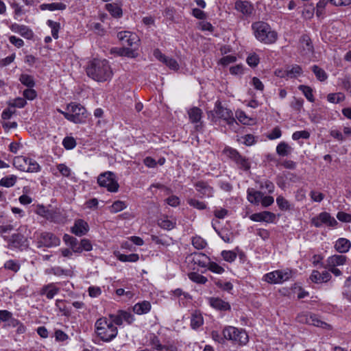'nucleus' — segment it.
Here are the masks:
<instances>
[{
  "instance_id": "obj_1",
  "label": "nucleus",
  "mask_w": 351,
  "mask_h": 351,
  "mask_svg": "<svg viewBox=\"0 0 351 351\" xmlns=\"http://www.w3.org/2000/svg\"><path fill=\"white\" fill-rule=\"evenodd\" d=\"M86 71L88 77L99 82L110 80L113 75L108 61L105 59H93L90 61Z\"/></svg>"
},
{
  "instance_id": "obj_2",
  "label": "nucleus",
  "mask_w": 351,
  "mask_h": 351,
  "mask_svg": "<svg viewBox=\"0 0 351 351\" xmlns=\"http://www.w3.org/2000/svg\"><path fill=\"white\" fill-rule=\"evenodd\" d=\"M94 327L97 337L104 342H110L117 336V327L106 317L97 319Z\"/></svg>"
},
{
  "instance_id": "obj_3",
  "label": "nucleus",
  "mask_w": 351,
  "mask_h": 351,
  "mask_svg": "<svg viewBox=\"0 0 351 351\" xmlns=\"http://www.w3.org/2000/svg\"><path fill=\"white\" fill-rule=\"evenodd\" d=\"M252 29L256 38L265 44H273L278 38L277 33L271 29L269 24L263 21L253 23Z\"/></svg>"
},
{
  "instance_id": "obj_4",
  "label": "nucleus",
  "mask_w": 351,
  "mask_h": 351,
  "mask_svg": "<svg viewBox=\"0 0 351 351\" xmlns=\"http://www.w3.org/2000/svg\"><path fill=\"white\" fill-rule=\"evenodd\" d=\"M68 113L64 114V118L74 123H85L87 119V111L81 104L71 103L67 105Z\"/></svg>"
},
{
  "instance_id": "obj_5",
  "label": "nucleus",
  "mask_w": 351,
  "mask_h": 351,
  "mask_svg": "<svg viewBox=\"0 0 351 351\" xmlns=\"http://www.w3.org/2000/svg\"><path fill=\"white\" fill-rule=\"evenodd\" d=\"M223 335L225 339L232 341L241 346L245 345L249 337L247 332L242 328L234 326H227L223 330Z\"/></svg>"
},
{
  "instance_id": "obj_6",
  "label": "nucleus",
  "mask_w": 351,
  "mask_h": 351,
  "mask_svg": "<svg viewBox=\"0 0 351 351\" xmlns=\"http://www.w3.org/2000/svg\"><path fill=\"white\" fill-rule=\"evenodd\" d=\"M208 117H211L213 121H216L217 118L221 119L230 125L237 123L232 112L226 108H223L219 101H216L213 111L208 113Z\"/></svg>"
},
{
  "instance_id": "obj_7",
  "label": "nucleus",
  "mask_w": 351,
  "mask_h": 351,
  "mask_svg": "<svg viewBox=\"0 0 351 351\" xmlns=\"http://www.w3.org/2000/svg\"><path fill=\"white\" fill-rule=\"evenodd\" d=\"M34 238L38 248H50L58 246L60 243V239L54 234L49 232H36Z\"/></svg>"
},
{
  "instance_id": "obj_8",
  "label": "nucleus",
  "mask_w": 351,
  "mask_h": 351,
  "mask_svg": "<svg viewBox=\"0 0 351 351\" xmlns=\"http://www.w3.org/2000/svg\"><path fill=\"white\" fill-rule=\"evenodd\" d=\"M13 165L21 171L35 173L40 171V166L36 161L23 156L15 157Z\"/></svg>"
},
{
  "instance_id": "obj_9",
  "label": "nucleus",
  "mask_w": 351,
  "mask_h": 351,
  "mask_svg": "<svg viewBox=\"0 0 351 351\" xmlns=\"http://www.w3.org/2000/svg\"><path fill=\"white\" fill-rule=\"evenodd\" d=\"M97 183L101 187L106 188L112 193L117 192L119 188L116 176L111 171L101 173L97 178Z\"/></svg>"
},
{
  "instance_id": "obj_10",
  "label": "nucleus",
  "mask_w": 351,
  "mask_h": 351,
  "mask_svg": "<svg viewBox=\"0 0 351 351\" xmlns=\"http://www.w3.org/2000/svg\"><path fill=\"white\" fill-rule=\"evenodd\" d=\"M292 276L293 271L291 269H286L267 273L263 276V279L271 284H279L289 280Z\"/></svg>"
},
{
  "instance_id": "obj_11",
  "label": "nucleus",
  "mask_w": 351,
  "mask_h": 351,
  "mask_svg": "<svg viewBox=\"0 0 351 351\" xmlns=\"http://www.w3.org/2000/svg\"><path fill=\"white\" fill-rule=\"evenodd\" d=\"M224 154L232 160H233L238 168L243 171H249L251 165L248 159L241 156L237 150L232 147H226L223 150Z\"/></svg>"
},
{
  "instance_id": "obj_12",
  "label": "nucleus",
  "mask_w": 351,
  "mask_h": 351,
  "mask_svg": "<svg viewBox=\"0 0 351 351\" xmlns=\"http://www.w3.org/2000/svg\"><path fill=\"white\" fill-rule=\"evenodd\" d=\"M35 213L44 217L47 220L55 223H59L62 221V216L59 209H50L43 205L38 204L36 206Z\"/></svg>"
},
{
  "instance_id": "obj_13",
  "label": "nucleus",
  "mask_w": 351,
  "mask_h": 351,
  "mask_svg": "<svg viewBox=\"0 0 351 351\" xmlns=\"http://www.w3.org/2000/svg\"><path fill=\"white\" fill-rule=\"evenodd\" d=\"M311 223L316 228H319L323 224H326L330 227H335L337 226V221L334 217H331L328 213L322 212L317 216L312 218Z\"/></svg>"
},
{
  "instance_id": "obj_14",
  "label": "nucleus",
  "mask_w": 351,
  "mask_h": 351,
  "mask_svg": "<svg viewBox=\"0 0 351 351\" xmlns=\"http://www.w3.org/2000/svg\"><path fill=\"white\" fill-rule=\"evenodd\" d=\"M8 245L10 248H17L23 250L27 248L28 241L25 236L17 232L11 236L8 240Z\"/></svg>"
},
{
  "instance_id": "obj_15",
  "label": "nucleus",
  "mask_w": 351,
  "mask_h": 351,
  "mask_svg": "<svg viewBox=\"0 0 351 351\" xmlns=\"http://www.w3.org/2000/svg\"><path fill=\"white\" fill-rule=\"evenodd\" d=\"M117 38L124 47H136L138 45L137 36L129 31H122L117 34Z\"/></svg>"
},
{
  "instance_id": "obj_16",
  "label": "nucleus",
  "mask_w": 351,
  "mask_h": 351,
  "mask_svg": "<svg viewBox=\"0 0 351 351\" xmlns=\"http://www.w3.org/2000/svg\"><path fill=\"white\" fill-rule=\"evenodd\" d=\"M154 56L157 60L165 64L169 69L174 71H176L179 69V64L178 62L175 59L166 56L160 51V49H156L154 51Z\"/></svg>"
},
{
  "instance_id": "obj_17",
  "label": "nucleus",
  "mask_w": 351,
  "mask_h": 351,
  "mask_svg": "<svg viewBox=\"0 0 351 351\" xmlns=\"http://www.w3.org/2000/svg\"><path fill=\"white\" fill-rule=\"evenodd\" d=\"M202 110L197 107H193L189 110L188 114L191 123L195 124L196 130H199L202 128Z\"/></svg>"
},
{
  "instance_id": "obj_18",
  "label": "nucleus",
  "mask_w": 351,
  "mask_h": 351,
  "mask_svg": "<svg viewBox=\"0 0 351 351\" xmlns=\"http://www.w3.org/2000/svg\"><path fill=\"white\" fill-rule=\"evenodd\" d=\"M234 8L246 17L250 16L254 11L253 5L248 1H237L234 4Z\"/></svg>"
},
{
  "instance_id": "obj_19",
  "label": "nucleus",
  "mask_w": 351,
  "mask_h": 351,
  "mask_svg": "<svg viewBox=\"0 0 351 351\" xmlns=\"http://www.w3.org/2000/svg\"><path fill=\"white\" fill-rule=\"evenodd\" d=\"M197 192L201 194L202 197H212L214 194V189L207 182L198 181L195 184Z\"/></svg>"
},
{
  "instance_id": "obj_20",
  "label": "nucleus",
  "mask_w": 351,
  "mask_h": 351,
  "mask_svg": "<svg viewBox=\"0 0 351 351\" xmlns=\"http://www.w3.org/2000/svg\"><path fill=\"white\" fill-rule=\"evenodd\" d=\"M60 290V288L55 283H49L44 285L40 291V295H45L49 300H51L57 295Z\"/></svg>"
},
{
  "instance_id": "obj_21",
  "label": "nucleus",
  "mask_w": 351,
  "mask_h": 351,
  "mask_svg": "<svg viewBox=\"0 0 351 351\" xmlns=\"http://www.w3.org/2000/svg\"><path fill=\"white\" fill-rule=\"evenodd\" d=\"M254 221H265L267 223H273L276 219V215L269 211H263L252 214L250 217Z\"/></svg>"
},
{
  "instance_id": "obj_22",
  "label": "nucleus",
  "mask_w": 351,
  "mask_h": 351,
  "mask_svg": "<svg viewBox=\"0 0 351 351\" xmlns=\"http://www.w3.org/2000/svg\"><path fill=\"white\" fill-rule=\"evenodd\" d=\"M208 301L210 306L218 311H230V304L219 298L210 297L208 298Z\"/></svg>"
},
{
  "instance_id": "obj_23",
  "label": "nucleus",
  "mask_w": 351,
  "mask_h": 351,
  "mask_svg": "<svg viewBox=\"0 0 351 351\" xmlns=\"http://www.w3.org/2000/svg\"><path fill=\"white\" fill-rule=\"evenodd\" d=\"M10 29L15 33L19 34L21 36L27 39H32L34 36L32 30L24 25H19L17 23L12 24Z\"/></svg>"
},
{
  "instance_id": "obj_24",
  "label": "nucleus",
  "mask_w": 351,
  "mask_h": 351,
  "mask_svg": "<svg viewBox=\"0 0 351 351\" xmlns=\"http://www.w3.org/2000/svg\"><path fill=\"white\" fill-rule=\"evenodd\" d=\"M331 278V275L328 271H323L322 273L317 270H313L310 280L314 283H324L328 282Z\"/></svg>"
},
{
  "instance_id": "obj_25",
  "label": "nucleus",
  "mask_w": 351,
  "mask_h": 351,
  "mask_svg": "<svg viewBox=\"0 0 351 351\" xmlns=\"http://www.w3.org/2000/svg\"><path fill=\"white\" fill-rule=\"evenodd\" d=\"M89 230L87 222L83 219H77L75 221L74 226L71 228V232L76 236L81 237L86 234Z\"/></svg>"
},
{
  "instance_id": "obj_26",
  "label": "nucleus",
  "mask_w": 351,
  "mask_h": 351,
  "mask_svg": "<svg viewBox=\"0 0 351 351\" xmlns=\"http://www.w3.org/2000/svg\"><path fill=\"white\" fill-rule=\"evenodd\" d=\"M191 261L199 267L206 268L209 264L210 258L203 253H193L191 255Z\"/></svg>"
},
{
  "instance_id": "obj_27",
  "label": "nucleus",
  "mask_w": 351,
  "mask_h": 351,
  "mask_svg": "<svg viewBox=\"0 0 351 351\" xmlns=\"http://www.w3.org/2000/svg\"><path fill=\"white\" fill-rule=\"evenodd\" d=\"M346 261V256L343 255H333L328 257L326 261V265L322 267H337L343 265Z\"/></svg>"
},
{
  "instance_id": "obj_28",
  "label": "nucleus",
  "mask_w": 351,
  "mask_h": 351,
  "mask_svg": "<svg viewBox=\"0 0 351 351\" xmlns=\"http://www.w3.org/2000/svg\"><path fill=\"white\" fill-rule=\"evenodd\" d=\"M152 308L149 302L144 300L135 304L132 308L134 313L137 315H143L148 313Z\"/></svg>"
},
{
  "instance_id": "obj_29",
  "label": "nucleus",
  "mask_w": 351,
  "mask_h": 351,
  "mask_svg": "<svg viewBox=\"0 0 351 351\" xmlns=\"http://www.w3.org/2000/svg\"><path fill=\"white\" fill-rule=\"evenodd\" d=\"M300 45L304 54H309L313 52V47L308 36L303 35L301 37Z\"/></svg>"
},
{
  "instance_id": "obj_30",
  "label": "nucleus",
  "mask_w": 351,
  "mask_h": 351,
  "mask_svg": "<svg viewBox=\"0 0 351 351\" xmlns=\"http://www.w3.org/2000/svg\"><path fill=\"white\" fill-rule=\"evenodd\" d=\"M247 199L252 204H258L261 202L263 193L261 191H255L254 189H247Z\"/></svg>"
},
{
  "instance_id": "obj_31",
  "label": "nucleus",
  "mask_w": 351,
  "mask_h": 351,
  "mask_svg": "<svg viewBox=\"0 0 351 351\" xmlns=\"http://www.w3.org/2000/svg\"><path fill=\"white\" fill-rule=\"evenodd\" d=\"M158 224L160 228L170 230L175 228L176 225V220L169 219L167 216H163L158 220Z\"/></svg>"
},
{
  "instance_id": "obj_32",
  "label": "nucleus",
  "mask_w": 351,
  "mask_h": 351,
  "mask_svg": "<svg viewBox=\"0 0 351 351\" xmlns=\"http://www.w3.org/2000/svg\"><path fill=\"white\" fill-rule=\"evenodd\" d=\"M350 246L351 243L349 240L340 238L336 241L335 248L340 253H346L349 250Z\"/></svg>"
},
{
  "instance_id": "obj_33",
  "label": "nucleus",
  "mask_w": 351,
  "mask_h": 351,
  "mask_svg": "<svg viewBox=\"0 0 351 351\" xmlns=\"http://www.w3.org/2000/svg\"><path fill=\"white\" fill-rule=\"evenodd\" d=\"M204 324V319L202 315L199 311H195L191 314V326L193 329H197L202 326Z\"/></svg>"
},
{
  "instance_id": "obj_34",
  "label": "nucleus",
  "mask_w": 351,
  "mask_h": 351,
  "mask_svg": "<svg viewBox=\"0 0 351 351\" xmlns=\"http://www.w3.org/2000/svg\"><path fill=\"white\" fill-rule=\"evenodd\" d=\"M293 149L286 142H280L276 147V153L280 156H287L289 155Z\"/></svg>"
},
{
  "instance_id": "obj_35",
  "label": "nucleus",
  "mask_w": 351,
  "mask_h": 351,
  "mask_svg": "<svg viewBox=\"0 0 351 351\" xmlns=\"http://www.w3.org/2000/svg\"><path fill=\"white\" fill-rule=\"evenodd\" d=\"M117 259L121 262H130L135 263L139 260V255L138 254H123L120 252L115 253Z\"/></svg>"
},
{
  "instance_id": "obj_36",
  "label": "nucleus",
  "mask_w": 351,
  "mask_h": 351,
  "mask_svg": "<svg viewBox=\"0 0 351 351\" xmlns=\"http://www.w3.org/2000/svg\"><path fill=\"white\" fill-rule=\"evenodd\" d=\"M3 268L16 274L20 270L21 264L18 260L10 259L5 262Z\"/></svg>"
},
{
  "instance_id": "obj_37",
  "label": "nucleus",
  "mask_w": 351,
  "mask_h": 351,
  "mask_svg": "<svg viewBox=\"0 0 351 351\" xmlns=\"http://www.w3.org/2000/svg\"><path fill=\"white\" fill-rule=\"evenodd\" d=\"M66 5L61 2L58 3H44L40 5V9L42 10H48L50 11L54 10H65Z\"/></svg>"
},
{
  "instance_id": "obj_38",
  "label": "nucleus",
  "mask_w": 351,
  "mask_h": 351,
  "mask_svg": "<svg viewBox=\"0 0 351 351\" xmlns=\"http://www.w3.org/2000/svg\"><path fill=\"white\" fill-rule=\"evenodd\" d=\"M309 325H313L317 327H321L322 328H330V326L326 322L321 320L319 317L315 315L311 314Z\"/></svg>"
},
{
  "instance_id": "obj_39",
  "label": "nucleus",
  "mask_w": 351,
  "mask_h": 351,
  "mask_svg": "<svg viewBox=\"0 0 351 351\" xmlns=\"http://www.w3.org/2000/svg\"><path fill=\"white\" fill-rule=\"evenodd\" d=\"M16 180L17 177L16 176L10 175L0 180V186L7 188L13 186L15 184Z\"/></svg>"
},
{
  "instance_id": "obj_40",
  "label": "nucleus",
  "mask_w": 351,
  "mask_h": 351,
  "mask_svg": "<svg viewBox=\"0 0 351 351\" xmlns=\"http://www.w3.org/2000/svg\"><path fill=\"white\" fill-rule=\"evenodd\" d=\"M189 278L197 284L204 285L207 281V278L197 272H191L188 274Z\"/></svg>"
},
{
  "instance_id": "obj_41",
  "label": "nucleus",
  "mask_w": 351,
  "mask_h": 351,
  "mask_svg": "<svg viewBox=\"0 0 351 351\" xmlns=\"http://www.w3.org/2000/svg\"><path fill=\"white\" fill-rule=\"evenodd\" d=\"M106 10L114 17L122 16V10L115 4L108 3L106 5Z\"/></svg>"
},
{
  "instance_id": "obj_42",
  "label": "nucleus",
  "mask_w": 351,
  "mask_h": 351,
  "mask_svg": "<svg viewBox=\"0 0 351 351\" xmlns=\"http://www.w3.org/2000/svg\"><path fill=\"white\" fill-rule=\"evenodd\" d=\"M299 90L302 92L305 97L310 101L313 102L315 101V98L313 94V90L311 87L305 86V85H300L299 86Z\"/></svg>"
},
{
  "instance_id": "obj_43",
  "label": "nucleus",
  "mask_w": 351,
  "mask_h": 351,
  "mask_svg": "<svg viewBox=\"0 0 351 351\" xmlns=\"http://www.w3.org/2000/svg\"><path fill=\"white\" fill-rule=\"evenodd\" d=\"M126 208V204L121 200L115 201L109 208V210L112 213L120 212Z\"/></svg>"
},
{
  "instance_id": "obj_44",
  "label": "nucleus",
  "mask_w": 351,
  "mask_h": 351,
  "mask_svg": "<svg viewBox=\"0 0 351 351\" xmlns=\"http://www.w3.org/2000/svg\"><path fill=\"white\" fill-rule=\"evenodd\" d=\"M187 203L192 207L198 210H204L206 208V204L204 202H201L195 198H188Z\"/></svg>"
},
{
  "instance_id": "obj_45",
  "label": "nucleus",
  "mask_w": 351,
  "mask_h": 351,
  "mask_svg": "<svg viewBox=\"0 0 351 351\" xmlns=\"http://www.w3.org/2000/svg\"><path fill=\"white\" fill-rule=\"evenodd\" d=\"M20 82L25 86L32 88L35 85L34 77L27 74H22L19 78Z\"/></svg>"
},
{
  "instance_id": "obj_46",
  "label": "nucleus",
  "mask_w": 351,
  "mask_h": 351,
  "mask_svg": "<svg viewBox=\"0 0 351 351\" xmlns=\"http://www.w3.org/2000/svg\"><path fill=\"white\" fill-rule=\"evenodd\" d=\"M327 99L329 102L337 104L345 99V95L341 93H330L327 96Z\"/></svg>"
},
{
  "instance_id": "obj_47",
  "label": "nucleus",
  "mask_w": 351,
  "mask_h": 351,
  "mask_svg": "<svg viewBox=\"0 0 351 351\" xmlns=\"http://www.w3.org/2000/svg\"><path fill=\"white\" fill-rule=\"evenodd\" d=\"M312 70H313V73H315L317 79L319 80V81L323 82L327 79L328 75H327L326 73L324 71V70L319 68L318 66L314 65L312 67Z\"/></svg>"
},
{
  "instance_id": "obj_48",
  "label": "nucleus",
  "mask_w": 351,
  "mask_h": 351,
  "mask_svg": "<svg viewBox=\"0 0 351 351\" xmlns=\"http://www.w3.org/2000/svg\"><path fill=\"white\" fill-rule=\"evenodd\" d=\"M47 23L48 26L50 27L51 29L52 36L55 39H57L58 38V32L60 29V24L51 20H48Z\"/></svg>"
},
{
  "instance_id": "obj_49",
  "label": "nucleus",
  "mask_w": 351,
  "mask_h": 351,
  "mask_svg": "<svg viewBox=\"0 0 351 351\" xmlns=\"http://www.w3.org/2000/svg\"><path fill=\"white\" fill-rule=\"evenodd\" d=\"M192 245L193 247L197 250H202L205 248L207 243L204 239L202 237L196 236L193 237L192 239Z\"/></svg>"
},
{
  "instance_id": "obj_50",
  "label": "nucleus",
  "mask_w": 351,
  "mask_h": 351,
  "mask_svg": "<svg viewBox=\"0 0 351 351\" xmlns=\"http://www.w3.org/2000/svg\"><path fill=\"white\" fill-rule=\"evenodd\" d=\"M56 306L58 308L60 312L62 313L64 316L70 315V311L67 308L65 301L63 300H56Z\"/></svg>"
},
{
  "instance_id": "obj_51",
  "label": "nucleus",
  "mask_w": 351,
  "mask_h": 351,
  "mask_svg": "<svg viewBox=\"0 0 351 351\" xmlns=\"http://www.w3.org/2000/svg\"><path fill=\"white\" fill-rule=\"evenodd\" d=\"M302 69L299 65H293L291 69L287 70V76L295 77L302 73Z\"/></svg>"
},
{
  "instance_id": "obj_52",
  "label": "nucleus",
  "mask_w": 351,
  "mask_h": 351,
  "mask_svg": "<svg viewBox=\"0 0 351 351\" xmlns=\"http://www.w3.org/2000/svg\"><path fill=\"white\" fill-rule=\"evenodd\" d=\"M10 7L14 10V19L25 14L23 7L15 1L10 3Z\"/></svg>"
},
{
  "instance_id": "obj_53",
  "label": "nucleus",
  "mask_w": 351,
  "mask_h": 351,
  "mask_svg": "<svg viewBox=\"0 0 351 351\" xmlns=\"http://www.w3.org/2000/svg\"><path fill=\"white\" fill-rule=\"evenodd\" d=\"M62 145L66 149H73L77 143L75 139L72 136H66L62 141Z\"/></svg>"
},
{
  "instance_id": "obj_54",
  "label": "nucleus",
  "mask_w": 351,
  "mask_h": 351,
  "mask_svg": "<svg viewBox=\"0 0 351 351\" xmlns=\"http://www.w3.org/2000/svg\"><path fill=\"white\" fill-rule=\"evenodd\" d=\"M292 139L298 141L300 138L308 139L310 137V132L307 130L296 131L292 134Z\"/></svg>"
},
{
  "instance_id": "obj_55",
  "label": "nucleus",
  "mask_w": 351,
  "mask_h": 351,
  "mask_svg": "<svg viewBox=\"0 0 351 351\" xmlns=\"http://www.w3.org/2000/svg\"><path fill=\"white\" fill-rule=\"evenodd\" d=\"M221 256L226 261L232 263L237 258V254L233 251L223 250L221 252Z\"/></svg>"
},
{
  "instance_id": "obj_56",
  "label": "nucleus",
  "mask_w": 351,
  "mask_h": 351,
  "mask_svg": "<svg viewBox=\"0 0 351 351\" xmlns=\"http://www.w3.org/2000/svg\"><path fill=\"white\" fill-rule=\"evenodd\" d=\"M27 104L26 100L24 98L22 97H18L14 99L12 101H10L8 104V106L12 108H23Z\"/></svg>"
},
{
  "instance_id": "obj_57",
  "label": "nucleus",
  "mask_w": 351,
  "mask_h": 351,
  "mask_svg": "<svg viewBox=\"0 0 351 351\" xmlns=\"http://www.w3.org/2000/svg\"><path fill=\"white\" fill-rule=\"evenodd\" d=\"M215 285L221 289L228 292H230L233 289V285L230 282H223L219 280L215 282Z\"/></svg>"
},
{
  "instance_id": "obj_58",
  "label": "nucleus",
  "mask_w": 351,
  "mask_h": 351,
  "mask_svg": "<svg viewBox=\"0 0 351 351\" xmlns=\"http://www.w3.org/2000/svg\"><path fill=\"white\" fill-rule=\"evenodd\" d=\"M208 269L213 273L221 274L224 272V269L215 262H210L208 265Z\"/></svg>"
},
{
  "instance_id": "obj_59",
  "label": "nucleus",
  "mask_w": 351,
  "mask_h": 351,
  "mask_svg": "<svg viewBox=\"0 0 351 351\" xmlns=\"http://www.w3.org/2000/svg\"><path fill=\"white\" fill-rule=\"evenodd\" d=\"M150 343H151L152 346H153V348L156 351H160L168 346V345L162 344L160 341L159 340V339L156 336H154L152 339H151Z\"/></svg>"
},
{
  "instance_id": "obj_60",
  "label": "nucleus",
  "mask_w": 351,
  "mask_h": 351,
  "mask_svg": "<svg viewBox=\"0 0 351 351\" xmlns=\"http://www.w3.org/2000/svg\"><path fill=\"white\" fill-rule=\"evenodd\" d=\"M304 104V100L302 98H294L291 103V107L295 111L300 112Z\"/></svg>"
},
{
  "instance_id": "obj_61",
  "label": "nucleus",
  "mask_w": 351,
  "mask_h": 351,
  "mask_svg": "<svg viewBox=\"0 0 351 351\" xmlns=\"http://www.w3.org/2000/svg\"><path fill=\"white\" fill-rule=\"evenodd\" d=\"M309 196L313 202H321L325 197V195L319 191H311L309 193Z\"/></svg>"
},
{
  "instance_id": "obj_62",
  "label": "nucleus",
  "mask_w": 351,
  "mask_h": 351,
  "mask_svg": "<svg viewBox=\"0 0 351 351\" xmlns=\"http://www.w3.org/2000/svg\"><path fill=\"white\" fill-rule=\"evenodd\" d=\"M121 316L123 320L128 324H132L134 320V316L130 312L125 311H121Z\"/></svg>"
},
{
  "instance_id": "obj_63",
  "label": "nucleus",
  "mask_w": 351,
  "mask_h": 351,
  "mask_svg": "<svg viewBox=\"0 0 351 351\" xmlns=\"http://www.w3.org/2000/svg\"><path fill=\"white\" fill-rule=\"evenodd\" d=\"M112 322V324L121 326L123 324V320L121 316V311H119L117 315H110L108 317Z\"/></svg>"
},
{
  "instance_id": "obj_64",
  "label": "nucleus",
  "mask_w": 351,
  "mask_h": 351,
  "mask_svg": "<svg viewBox=\"0 0 351 351\" xmlns=\"http://www.w3.org/2000/svg\"><path fill=\"white\" fill-rule=\"evenodd\" d=\"M276 203L281 210H288L289 208L290 205L289 202L282 196H278L276 198Z\"/></svg>"
}]
</instances>
